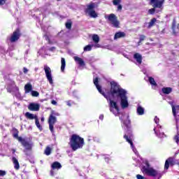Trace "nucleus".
Wrapping results in <instances>:
<instances>
[{
	"label": "nucleus",
	"mask_w": 179,
	"mask_h": 179,
	"mask_svg": "<svg viewBox=\"0 0 179 179\" xmlns=\"http://www.w3.org/2000/svg\"><path fill=\"white\" fill-rule=\"evenodd\" d=\"M117 11L121 12V10H122V6L120 3H119L117 5Z\"/></svg>",
	"instance_id": "obj_40"
},
{
	"label": "nucleus",
	"mask_w": 179,
	"mask_h": 179,
	"mask_svg": "<svg viewBox=\"0 0 179 179\" xmlns=\"http://www.w3.org/2000/svg\"><path fill=\"white\" fill-rule=\"evenodd\" d=\"M23 72H24V73H27L29 72V69H27V68H26V67H24Z\"/></svg>",
	"instance_id": "obj_47"
},
{
	"label": "nucleus",
	"mask_w": 179,
	"mask_h": 179,
	"mask_svg": "<svg viewBox=\"0 0 179 179\" xmlns=\"http://www.w3.org/2000/svg\"><path fill=\"white\" fill-rule=\"evenodd\" d=\"M13 136H14L15 138H16V139L18 140V142H19V138H22V137H19V134H17V133L14 134H13Z\"/></svg>",
	"instance_id": "obj_45"
},
{
	"label": "nucleus",
	"mask_w": 179,
	"mask_h": 179,
	"mask_svg": "<svg viewBox=\"0 0 179 179\" xmlns=\"http://www.w3.org/2000/svg\"><path fill=\"white\" fill-rule=\"evenodd\" d=\"M136 178L137 179H143V178H145L143 176H141V175H137L136 176Z\"/></svg>",
	"instance_id": "obj_49"
},
{
	"label": "nucleus",
	"mask_w": 179,
	"mask_h": 179,
	"mask_svg": "<svg viewBox=\"0 0 179 179\" xmlns=\"http://www.w3.org/2000/svg\"><path fill=\"white\" fill-rule=\"evenodd\" d=\"M31 94L33 97H38V92L37 91H31Z\"/></svg>",
	"instance_id": "obj_37"
},
{
	"label": "nucleus",
	"mask_w": 179,
	"mask_h": 179,
	"mask_svg": "<svg viewBox=\"0 0 179 179\" xmlns=\"http://www.w3.org/2000/svg\"><path fill=\"white\" fill-rule=\"evenodd\" d=\"M13 163L14 164V169H15V170H19V169H20L19 162L17 161V159H16V157H13Z\"/></svg>",
	"instance_id": "obj_27"
},
{
	"label": "nucleus",
	"mask_w": 179,
	"mask_h": 179,
	"mask_svg": "<svg viewBox=\"0 0 179 179\" xmlns=\"http://www.w3.org/2000/svg\"><path fill=\"white\" fill-rule=\"evenodd\" d=\"M52 150V149H51V148L50 146L46 147L45 150V155H46V156H50V155H51V151Z\"/></svg>",
	"instance_id": "obj_33"
},
{
	"label": "nucleus",
	"mask_w": 179,
	"mask_h": 179,
	"mask_svg": "<svg viewBox=\"0 0 179 179\" xmlns=\"http://www.w3.org/2000/svg\"><path fill=\"white\" fill-rule=\"evenodd\" d=\"M52 104H53L54 106H56V104H57V101H56L52 100Z\"/></svg>",
	"instance_id": "obj_52"
},
{
	"label": "nucleus",
	"mask_w": 179,
	"mask_h": 179,
	"mask_svg": "<svg viewBox=\"0 0 179 179\" xmlns=\"http://www.w3.org/2000/svg\"><path fill=\"white\" fill-rule=\"evenodd\" d=\"M43 71H45V74L46 76V79H48V82H49L50 85L52 86L54 85V80L52 79V73L51 71V68L48 65L43 66Z\"/></svg>",
	"instance_id": "obj_8"
},
{
	"label": "nucleus",
	"mask_w": 179,
	"mask_h": 179,
	"mask_svg": "<svg viewBox=\"0 0 179 179\" xmlns=\"http://www.w3.org/2000/svg\"><path fill=\"white\" fill-rule=\"evenodd\" d=\"M19 142H20L22 146L25 148L26 150H31V148H33V143L25 141L23 138H19Z\"/></svg>",
	"instance_id": "obj_12"
},
{
	"label": "nucleus",
	"mask_w": 179,
	"mask_h": 179,
	"mask_svg": "<svg viewBox=\"0 0 179 179\" xmlns=\"http://www.w3.org/2000/svg\"><path fill=\"white\" fill-rule=\"evenodd\" d=\"M94 8H96V3H90L87 6L85 13H87L88 16H90V17H97V13H96V10H94Z\"/></svg>",
	"instance_id": "obj_7"
},
{
	"label": "nucleus",
	"mask_w": 179,
	"mask_h": 179,
	"mask_svg": "<svg viewBox=\"0 0 179 179\" xmlns=\"http://www.w3.org/2000/svg\"><path fill=\"white\" fill-rule=\"evenodd\" d=\"M172 29H173V31L174 34H177V33H178V31H179V24H178L176 27V24L173 22V25H172Z\"/></svg>",
	"instance_id": "obj_30"
},
{
	"label": "nucleus",
	"mask_w": 179,
	"mask_h": 179,
	"mask_svg": "<svg viewBox=\"0 0 179 179\" xmlns=\"http://www.w3.org/2000/svg\"><path fill=\"white\" fill-rule=\"evenodd\" d=\"M124 138L126 140L127 142H128V143H129L131 148L132 149L134 153H135L136 156H139V153L134 145V142H132V136H128L127 134H124Z\"/></svg>",
	"instance_id": "obj_10"
},
{
	"label": "nucleus",
	"mask_w": 179,
	"mask_h": 179,
	"mask_svg": "<svg viewBox=\"0 0 179 179\" xmlns=\"http://www.w3.org/2000/svg\"><path fill=\"white\" fill-rule=\"evenodd\" d=\"M7 90L9 93H13V92L17 93V92H19V87H17L15 84H13L12 86L7 87Z\"/></svg>",
	"instance_id": "obj_17"
},
{
	"label": "nucleus",
	"mask_w": 179,
	"mask_h": 179,
	"mask_svg": "<svg viewBox=\"0 0 179 179\" xmlns=\"http://www.w3.org/2000/svg\"><path fill=\"white\" fill-rule=\"evenodd\" d=\"M74 61H76V62L77 64H78V65H80V66H84L85 65V62L83 61V59L79 57H74Z\"/></svg>",
	"instance_id": "obj_23"
},
{
	"label": "nucleus",
	"mask_w": 179,
	"mask_h": 179,
	"mask_svg": "<svg viewBox=\"0 0 179 179\" xmlns=\"http://www.w3.org/2000/svg\"><path fill=\"white\" fill-rule=\"evenodd\" d=\"M154 121L155 124H159V121H160V120L159 119V117H157V116H155Z\"/></svg>",
	"instance_id": "obj_44"
},
{
	"label": "nucleus",
	"mask_w": 179,
	"mask_h": 179,
	"mask_svg": "<svg viewBox=\"0 0 179 179\" xmlns=\"http://www.w3.org/2000/svg\"><path fill=\"white\" fill-rule=\"evenodd\" d=\"M13 153H15V150H13Z\"/></svg>",
	"instance_id": "obj_58"
},
{
	"label": "nucleus",
	"mask_w": 179,
	"mask_h": 179,
	"mask_svg": "<svg viewBox=\"0 0 179 179\" xmlns=\"http://www.w3.org/2000/svg\"><path fill=\"white\" fill-rule=\"evenodd\" d=\"M6 175V172L5 171L0 170V177H3V176Z\"/></svg>",
	"instance_id": "obj_42"
},
{
	"label": "nucleus",
	"mask_w": 179,
	"mask_h": 179,
	"mask_svg": "<svg viewBox=\"0 0 179 179\" xmlns=\"http://www.w3.org/2000/svg\"><path fill=\"white\" fill-rule=\"evenodd\" d=\"M50 175H51V176H54V171H51Z\"/></svg>",
	"instance_id": "obj_56"
},
{
	"label": "nucleus",
	"mask_w": 179,
	"mask_h": 179,
	"mask_svg": "<svg viewBox=\"0 0 179 179\" xmlns=\"http://www.w3.org/2000/svg\"><path fill=\"white\" fill-rule=\"evenodd\" d=\"M51 168L52 170H59V169H62V165L58 162H55L52 164Z\"/></svg>",
	"instance_id": "obj_20"
},
{
	"label": "nucleus",
	"mask_w": 179,
	"mask_h": 179,
	"mask_svg": "<svg viewBox=\"0 0 179 179\" xmlns=\"http://www.w3.org/2000/svg\"><path fill=\"white\" fill-rule=\"evenodd\" d=\"M174 164H177V161L176 160V157H169L165 162L164 169L168 170L170 166H174Z\"/></svg>",
	"instance_id": "obj_13"
},
{
	"label": "nucleus",
	"mask_w": 179,
	"mask_h": 179,
	"mask_svg": "<svg viewBox=\"0 0 179 179\" xmlns=\"http://www.w3.org/2000/svg\"><path fill=\"white\" fill-rule=\"evenodd\" d=\"M163 3L164 0H150V5H152L153 8L148 10L150 15H154L155 12L157 13L163 10Z\"/></svg>",
	"instance_id": "obj_5"
},
{
	"label": "nucleus",
	"mask_w": 179,
	"mask_h": 179,
	"mask_svg": "<svg viewBox=\"0 0 179 179\" xmlns=\"http://www.w3.org/2000/svg\"><path fill=\"white\" fill-rule=\"evenodd\" d=\"M66 29H71L72 27V24L71 22H66Z\"/></svg>",
	"instance_id": "obj_41"
},
{
	"label": "nucleus",
	"mask_w": 179,
	"mask_h": 179,
	"mask_svg": "<svg viewBox=\"0 0 179 179\" xmlns=\"http://www.w3.org/2000/svg\"><path fill=\"white\" fill-rule=\"evenodd\" d=\"M141 171L143 174L149 176L150 177H157L158 178H162V176H163L162 171L156 170L153 167L150 166V164H149V161H148V159H144L143 161Z\"/></svg>",
	"instance_id": "obj_3"
},
{
	"label": "nucleus",
	"mask_w": 179,
	"mask_h": 179,
	"mask_svg": "<svg viewBox=\"0 0 179 179\" xmlns=\"http://www.w3.org/2000/svg\"><path fill=\"white\" fill-rule=\"evenodd\" d=\"M120 120L122 122V127L124 129H129V127H131L129 116L128 115H122V117H120Z\"/></svg>",
	"instance_id": "obj_9"
},
{
	"label": "nucleus",
	"mask_w": 179,
	"mask_h": 179,
	"mask_svg": "<svg viewBox=\"0 0 179 179\" xmlns=\"http://www.w3.org/2000/svg\"><path fill=\"white\" fill-rule=\"evenodd\" d=\"M178 153H179V150H177V151L176 152V153H175V157H173L176 158V157L177 156V155H178Z\"/></svg>",
	"instance_id": "obj_53"
},
{
	"label": "nucleus",
	"mask_w": 179,
	"mask_h": 179,
	"mask_svg": "<svg viewBox=\"0 0 179 179\" xmlns=\"http://www.w3.org/2000/svg\"><path fill=\"white\" fill-rule=\"evenodd\" d=\"M57 1H59V0H57Z\"/></svg>",
	"instance_id": "obj_60"
},
{
	"label": "nucleus",
	"mask_w": 179,
	"mask_h": 179,
	"mask_svg": "<svg viewBox=\"0 0 179 179\" xmlns=\"http://www.w3.org/2000/svg\"><path fill=\"white\" fill-rule=\"evenodd\" d=\"M171 87H164L162 88V92L164 94H170L172 92Z\"/></svg>",
	"instance_id": "obj_29"
},
{
	"label": "nucleus",
	"mask_w": 179,
	"mask_h": 179,
	"mask_svg": "<svg viewBox=\"0 0 179 179\" xmlns=\"http://www.w3.org/2000/svg\"><path fill=\"white\" fill-rule=\"evenodd\" d=\"M35 124L37 128L40 129V131L43 130V127H41V125L40 124V122L38 121V117L35 120Z\"/></svg>",
	"instance_id": "obj_34"
},
{
	"label": "nucleus",
	"mask_w": 179,
	"mask_h": 179,
	"mask_svg": "<svg viewBox=\"0 0 179 179\" xmlns=\"http://www.w3.org/2000/svg\"><path fill=\"white\" fill-rule=\"evenodd\" d=\"M57 122V117L50 115L48 119L49 129L52 135H54V125Z\"/></svg>",
	"instance_id": "obj_11"
},
{
	"label": "nucleus",
	"mask_w": 179,
	"mask_h": 179,
	"mask_svg": "<svg viewBox=\"0 0 179 179\" xmlns=\"http://www.w3.org/2000/svg\"><path fill=\"white\" fill-rule=\"evenodd\" d=\"M150 41H153V39H152V38H150Z\"/></svg>",
	"instance_id": "obj_57"
},
{
	"label": "nucleus",
	"mask_w": 179,
	"mask_h": 179,
	"mask_svg": "<svg viewBox=\"0 0 179 179\" xmlns=\"http://www.w3.org/2000/svg\"><path fill=\"white\" fill-rule=\"evenodd\" d=\"M33 90V86L30 83H27L24 85V92L25 93H30Z\"/></svg>",
	"instance_id": "obj_26"
},
{
	"label": "nucleus",
	"mask_w": 179,
	"mask_h": 179,
	"mask_svg": "<svg viewBox=\"0 0 179 179\" xmlns=\"http://www.w3.org/2000/svg\"><path fill=\"white\" fill-rule=\"evenodd\" d=\"M61 71L62 72H64L65 71V66H66V62H65V58L62 57L61 59Z\"/></svg>",
	"instance_id": "obj_28"
},
{
	"label": "nucleus",
	"mask_w": 179,
	"mask_h": 179,
	"mask_svg": "<svg viewBox=\"0 0 179 179\" xmlns=\"http://www.w3.org/2000/svg\"><path fill=\"white\" fill-rule=\"evenodd\" d=\"M20 37V31H19V29H17L13 33L11 37L10 38V41L11 43H15V41H17L19 40Z\"/></svg>",
	"instance_id": "obj_14"
},
{
	"label": "nucleus",
	"mask_w": 179,
	"mask_h": 179,
	"mask_svg": "<svg viewBox=\"0 0 179 179\" xmlns=\"http://www.w3.org/2000/svg\"><path fill=\"white\" fill-rule=\"evenodd\" d=\"M159 129H162V126L157 124V127L154 128V131L157 136L159 138H165L166 134H164V132H160V130Z\"/></svg>",
	"instance_id": "obj_15"
},
{
	"label": "nucleus",
	"mask_w": 179,
	"mask_h": 179,
	"mask_svg": "<svg viewBox=\"0 0 179 179\" xmlns=\"http://www.w3.org/2000/svg\"><path fill=\"white\" fill-rule=\"evenodd\" d=\"M110 94L114 99H120L121 108L124 110L129 107L128 102V91L122 89L118 83H110Z\"/></svg>",
	"instance_id": "obj_1"
},
{
	"label": "nucleus",
	"mask_w": 179,
	"mask_h": 179,
	"mask_svg": "<svg viewBox=\"0 0 179 179\" xmlns=\"http://www.w3.org/2000/svg\"><path fill=\"white\" fill-rule=\"evenodd\" d=\"M6 51L5 50V48L3 47H0V57L1 55H4L6 54Z\"/></svg>",
	"instance_id": "obj_36"
},
{
	"label": "nucleus",
	"mask_w": 179,
	"mask_h": 179,
	"mask_svg": "<svg viewBox=\"0 0 179 179\" xmlns=\"http://www.w3.org/2000/svg\"><path fill=\"white\" fill-rule=\"evenodd\" d=\"M94 47L95 48H100V45L99 44H92V45H87L84 48V51L87 52V51H92V48Z\"/></svg>",
	"instance_id": "obj_19"
},
{
	"label": "nucleus",
	"mask_w": 179,
	"mask_h": 179,
	"mask_svg": "<svg viewBox=\"0 0 179 179\" xmlns=\"http://www.w3.org/2000/svg\"><path fill=\"white\" fill-rule=\"evenodd\" d=\"M149 82L152 86H154V87H156L157 86V83H156V81H155V78L152 77H149Z\"/></svg>",
	"instance_id": "obj_32"
},
{
	"label": "nucleus",
	"mask_w": 179,
	"mask_h": 179,
	"mask_svg": "<svg viewBox=\"0 0 179 179\" xmlns=\"http://www.w3.org/2000/svg\"><path fill=\"white\" fill-rule=\"evenodd\" d=\"M28 109L30 111H38V110H40V104L36 103H31L28 106Z\"/></svg>",
	"instance_id": "obj_16"
},
{
	"label": "nucleus",
	"mask_w": 179,
	"mask_h": 179,
	"mask_svg": "<svg viewBox=\"0 0 179 179\" xmlns=\"http://www.w3.org/2000/svg\"><path fill=\"white\" fill-rule=\"evenodd\" d=\"M105 19L108 20L109 23L112 24L113 27H115L116 29H118V27H120V21H118V19L115 14L111 13L108 15H106Z\"/></svg>",
	"instance_id": "obj_6"
},
{
	"label": "nucleus",
	"mask_w": 179,
	"mask_h": 179,
	"mask_svg": "<svg viewBox=\"0 0 179 179\" xmlns=\"http://www.w3.org/2000/svg\"><path fill=\"white\" fill-rule=\"evenodd\" d=\"M25 117L28 120H37V118H38L37 115H34L33 113H30L29 112H27L25 113Z\"/></svg>",
	"instance_id": "obj_24"
},
{
	"label": "nucleus",
	"mask_w": 179,
	"mask_h": 179,
	"mask_svg": "<svg viewBox=\"0 0 179 179\" xmlns=\"http://www.w3.org/2000/svg\"><path fill=\"white\" fill-rule=\"evenodd\" d=\"M69 145L74 152L78 150V149H82L85 145V140L83 138L76 135L73 134L70 139Z\"/></svg>",
	"instance_id": "obj_4"
},
{
	"label": "nucleus",
	"mask_w": 179,
	"mask_h": 179,
	"mask_svg": "<svg viewBox=\"0 0 179 179\" xmlns=\"http://www.w3.org/2000/svg\"><path fill=\"white\" fill-rule=\"evenodd\" d=\"M94 84L96 86L98 92L102 94V96H103V97H105V99H106V100H109V110L110 111L111 113H113V115H115V117H118L120 115V106L118 105V103H117V101H113L111 99H110V97H108V96L107 94H106L104 93V92H103V90H101V86H100L99 85V78H95L93 80Z\"/></svg>",
	"instance_id": "obj_2"
},
{
	"label": "nucleus",
	"mask_w": 179,
	"mask_h": 179,
	"mask_svg": "<svg viewBox=\"0 0 179 179\" xmlns=\"http://www.w3.org/2000/svg\"><path fill=\"white\" fill-rule=\"evenodd\" d=\"M6 2V0H0V5L2 6V5H5Z\"/></svg>",
	"instance_id": "obj_46"
},
{
	"label": "nucleus",
	"mask_w": 179,
	"mask_h": 179,
	"mask_svg": "<svg viewBox=\"0 0 179 179\" xmlns=\"http://www.w3.org/2000/svg\"><path fill=\"white\" fill-rule=\"evenodd\" d=\"M122 0H113V3L115 6H117V5H120L121 3Z\"/></svg>",
	"instance_id": "obj_38"
},
{
	"label": "nucleus",
	"mask_w": 179,
	"mask_h": 179,
	"mask_svg": "<svg viewBox=\"0 0 179 179\" xmlns=\"http://www.w3.org/2000/svg\"><path fill=\"white\" fill-rule=\"evenodd\" d=\"M155 23H156V18H153L151 20V21L149 22L148 27L150 29V27L155 25Z\"/></svg>",
	"instance_id": "obj_35"
},
{
	"label": "nucleus",
	"mask_w": 179,
	"mask_h": 179,
	"mask_svg": "<svg viewBox=\"0 0 179 179\" xmlns=\"http://www.w3.org/2000/svg\"><path fill=\"white\" fill-rule=\"evenodd\" d=\"M44 120H45L44 117H42L41 119V122H44Z\"/></svg>",
	"instance_id": "obj_54"
},
{
	"label": "nucleus",
	"mask_w": 179,
	"mask_h": 179,
	"mask_svg": "<svg viewBox=\"0 0 179 179\" xmlns=\"http://www.w3.org/2000/svg\"><path fill=\"white\" fill-rule=\"evenodd\" d=\"M99 120H101V121H103V120H104V115H100Z\"/></svg>",
	"instance_id": "obj_50"
},
{
	"label": "nucleus",
	"mask_w": 179,
	"mask_h": 179,
	"mask_svg": "<svg viewBox=\"0 0 179 179\" xmlns=\"http://www.w3.org/2000/svg\"><path fill=\"white\" fill-rule=\"evenodd\" d=\"M50 115H53V117L54 115L59 116V113L52 111Z\"/></svg>",
	"instance_id": "obj_48"
},
{
	"label": "nucleus",
	"mask_w": 179,
	"mask_h": 179,
	"mask_svg": "<svg viewBox=\"0 0 179 179\" xmlns=\"http://www.w3.org/2000/svg\"><path fill=\"white\" fill-rule=\"evenodd\" d=\"M145 38H146V36L145 35H140V41L138 42V44L140 43H142V41H143V40H145Z\"/></svg>",
	"instance_id": "obj_39"
},
{
	"label": "nucleus",
	"mask_w": 179,
	"mask_h": 179,
	"mask_svg": "<svg viewBox=\"0 0 179 179\" xmlns=\"http://www.w3.org/2000/svg\"><path fill=\"white\" fill-rule=\"evenodd\" d=\"M126 34H124V32H121V31L117 32L115 34L114 40H117V38H124Z\"/></svg>",
	"instance_id": "obj_25"
},
{
	"label": "nucleus",
	"mask_w": 179,
	"mask_h": 179,
	"mask_svg": "<svg viewBox=\"0 0 179 179\" xmlns=\"http://www.w3.org/2000/svg\"><path fill=\"white\" fill-rule=\"evenodd\" d=\"M66 103L69 107H72V103L73 102L72 101H67Z\"/></svg>",
	"instance_id": "obj_43"
},
{
	"label": "nucleus",
	"mask_w": 179,
	"mask_h": 179,
	"mask_svg": "<svg viewBox=\"0 0 179 179\" xmlns=\"http://www.w3.org/2000/svg\"><path fill=\"white\" fill-rule=\"evenodd\" d=\"M105 160L106 162H108V160H110V159L108 157H105Z\"/></svg>",
	"instance_id": "obj_55"
},
{
	"label": "nucleus",
	"mask_w": 179,
	"mask_h": 179,
	"mask_svg": "<svg viewBox=\"0 0 179 179\" xmlns=\"http://www.w3.org/2000/svg\"><path fill=\"white\" fill-rule=\"evenodd\" d=\"M178 120L176 119V122H177Z\"/></svg>",
	"instance_id": "obj_59"
},
{
	"label": "nucleus",
	"mask_w": 179,
	"mask_h": 179,
	"mask_svg": "<svg viewBox=\"0 0 179 179\" xmlns=\"http://www.w3.org/2000/svg\"><path fill=\"white\" fill-rule=\"evenodd\" d=\"M49 51H55V47H52L49 48Z\"/></svg>",
	"instance_id": "obj_51"
},
{
	"label": "nucleus",
	"mask_w": 179,
	"mask_h": 179,
	"mask_svg": "<svg viewBox=\"0 0 179 179\" xmlns=\"http://www.w3.org/2000/svg\"><path fill=\"white\" fill-rule=\"evenodd\" d=\"M136 113L138 115H143L145 114V108L142 107L141 105H138Z\"/></svg>",
	"instance_id": "obj_22"
},
{
	"label": "nucleus",
	"mask_w": 179,
	"mask_h": 179,
	"mask_svg": "<svg viewBox=\"0 0 179 179\" xmlns=\"http://www.w3.org/2000/svg\"><path fill=\"white\" fill-rule=\"evenodd\" d=\"M92 40L95 44H98V43L100 41V37H99V35L94 34L92 35Z\"/></svg>",
	"instance_id": "obj_31"
},
{
	"label": "nucleus",
	"mask_w": 179,
	"mask_h": 179,
	"mask_svg": "<svg viewBox=\"0 0 179 179\" xmlns=\"http://www.w3.org/2000/svg\"><path fill=\"white\" fill-rule=\"evenodd\" d=\"M134 59H136L138 65H141V64H142V55L141 54L139 53L134 54Z\"/></svg>",
	"instance_id": "obj_21"
},
{
	"label": "nucleus",
	"mask_w": 179,
	"mask_h": 179,
	"mask_svg": "<svg viewBox=\"0 0 179 179\" xmlns=\"http://www.w3.org/2000/svg\"><path fill=\"white\" fill-rule=\"evenodd\" d=\"M169 104L171 105V107H172V113L173 114V116L175 117H177L176 116V114H177V111H178L179 110V106H176V107L174 106V102L173 101H170L169 102Z\"/></svg>",
	"instance_id": "obj_18"
}]
</instances>
